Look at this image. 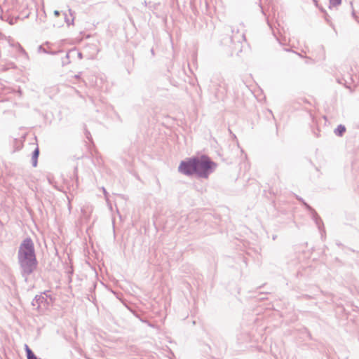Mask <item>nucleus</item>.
Here are the masks:
<instances>
[{
	"mask_svg": "<svg viewBox=\"0 0 359 359\" xmlns=\"http://www.w3.org/2000/svg\"><path fill=\"white\" fill-rule=\"evenodd\" d=\"M179 170L187 175L196 173V163L194 158L182 161L179 166Z\"/></svg>",
	"mask_w": 359,
	"mask_h": 359,
	"instance_id": "obj_3",
	"label": "nucleus"
},
{
	"mask_svg": "<svg viewBox=\"0 0 359 359\" xmlns=\"http://www.w3.org/2000/svg\"><path fill=\"white\" fill-rule=\"evenodd\" d=\"M54 14L55 16H59L60 15V12L58 11H54Z\"/></svg>",
	"mask_w": 359,
	"mask_h": 359,
	"instance_id": "obj_8",
	"label": "nucleus"
},
{
	"mask_svg": "<svg viewBox=\"0 0 359 359\" xmlns=\"http://www.w3.org/2000/svg\"><path fill=\"white\" fill-rule=\"evenodd\" d=\"M196 163V173L203 177H208L209 172L216 167V164L211 161L206 156L194 158Z\"/></svg>",
	"mask_w": 359,
	"mask_h": 359,
	"instance_id": "obj_2",
	"label": "nucleus"
},
{
	"mask_svg": "<svg viewBox=\"0 0 359 359\" xmlns=\"http://www.w3.org/2000/svg\"><path fill=\"white\" fill-rule=\"evenodd\" d=\"M358 22H359V20Z\"/></svg>",
	"mask_w": 359,
	"mask_h": 359,
	"instance_id": "obj_9",
	"label": "nucleus"
},
{
	"mask_svg": "<svg viewBox=\"0 0 359 359\" xmlns=\"http://www.w3.org/2000/svg\"><path fill=\"white\" fill-rule=\"evenodd\" d=\"M345 131V126L343 125H339L337 128L334 130V134L339 137H341Z\"/></svg>",
	"mask_w": 359,
	"mask_h": 359,
	"instance_id": "obj_5",
	"label": "nucleus"
},
{
	"mask_svg": "<svg viewBox=\"0 0 359 359\" xmlns=\"http://www.w3.org/2000/svg\"><path fill=\"white\" fill-rule=\"evenodd\" d=\"M341 3V0H330V4L331 6H337L340 5Z\"/></svg>",
	"mask_w": 359,
	"mask_h": 359,
	"instance_id": "obj_7",
	"label": "nucleus"
},
{
	"mask_svg": "<svg viewBox=\"0 0 359 359\" xmlns=\"http://www.w3.org/2000/svg\"><path fill=\"white\" fill-rule=\"evenodd\" d=\"M39 149H36L35 151H34V154H33V161H34V165L36 166V163H37V158H38V156H39Z\"/></svg>",
	"mask_w": 359,
	"mask_h": 359,
	"instance_id": "obj_6",
	"label": "nucleus"
},
{
	"mask_svg": "<svg viewBox=\"0 0 359 359\" xmlns=\"http://www.w3.org/2000/svg\"><path fill=\"white\" fill-rule=\"evenodd\" d=\"M18 259L25 273L29 274L36 269L37 261L34 243L30 238L25 239L21 243L18 252Z\"/></svg>",
	"mask_w": 359,
	"mask_h": 359,
	"instance_id": "obj_1",
	"label": "nucleus"
},
{
	"mask_svg": "<svg viewBox=\"0 0 359 359\" xmlns=\"http://www.w3.org/2000/svg\"><path fill=\"white\" fill-rule=\"evenodd\" d=\"M315 221H316V226H317V227L319 229V231H320V233L321 234V238L322 239L324 238V234H325V231L324 230L322 229V226H321V224H320V218L317 215V214L316 213V219H315Z\"/></svg>",
	"mask_w": 359,
	"mask_h": 359,
	"instance_id": "obj_4",
	"label": "nucleus"
}]
</instances>
